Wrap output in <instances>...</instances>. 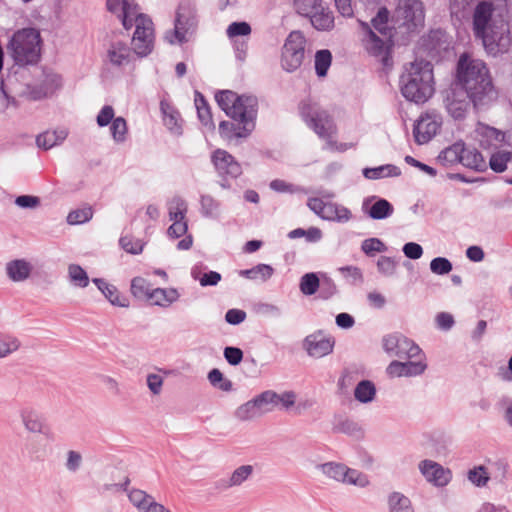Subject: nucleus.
<instances>
[{"label":"nucleus","instance_id":"nucleus-19","mask_svg":"<svg viewBox=\"0 0 512 512\" xmlns=\"http://www.w3.org/2000/svg\"><path fill=\"white\" fill-rule=\"evenodd\" d=\"M475 139L484 149H490L504 140V135L497 129L479 123L474 131Z\"/></svg>","mask_w":512,"mask_h":512},{"label":"nucleus","instance_id":"nucleus-41","mask_svg":"<svg viewBox=\"0 0 512 512\" xmlns=\"http://www.w3.org/2000/svg\"><path fill=\"white\" fill-rule=\"evenodd\" d=\"M235 416L240 421H248L261 416V413L256 406L254 399L239 406L235 411Z\"/></svg>","mask_w":512,"mask_h":512},{"label":"nucleus","instance_id":"nucleus-53","mask_svg":"<svg viewBox=\"0 0 512 512\" xmlns=\"http://www.w3.org/2000/svg\"><path fill=\"white\" fill-rule=\"evenodd\" d=\"M111 133L115 141L122 142L127 134V124L124 118L118 117L112 121Z\"/></svg>","mask_w":512,"mask_h":512},{"label":"nucleus","instance_id":"nucleus-57","mask_svg":"<svg viewBox=\"0 0 512 512\" xmlns=\"http://www.w3.org/2000/svg\"><path fill=\"white\" fill-rule=\"evenodd\" d=\"M430 269L438 275L448 274L452 270L451 262L443 257L434 258L430 263Z\"/></svg>","mask_w":512,"mask_h":512},{"label":"nucleus","instance_id":"nucleus-26","mask_svg":"<svg viewBox=\"0 0 512 512\" xmlns=\"http://www.w3.org/2000/svg\"><path fill=\"white\" fill-rule=\"evenodd\" d=\"M350 217L351 213L347 208L333 202H326L321 214L322 219L339 222H346Z\"/></svg>","mask_w":512,"mask_h":512},{"label":"nucleus","instance_id":"nucleus-62","mask_svg":"<svg viewBox=\"0 0 512 512\" xmlns=\"http://www.w3.org/2000/svg\"><path fill=\"white\" fill-rule=\"evenodd\" d=\"M120 244L122 248L132 254H138L143 250V244L139 240H134L128 236L122 237L120 239Z\"/></svg>","mask_w":512,"mask_h":512},{"label":"nucleus","instance_id":"nucleus-25","mask_svg":"<svg viewBox=\"0 0 512 512\" xmlns=\"http://www.w3.org/2000/svg\"><path fill=\"white\" fill-rule=\"evenodd\" d=\"M6 272L12 281H23L29 277L31 265L25 260H13L7 263Z\"/></svg>","mask_w":512,"mask_h":512},{"label":"nucleus","instance_id":"nucleus-61","mask_svg":"<svg viewBox=\"0 0 512 512\" xmlns=\"http://www.w3.org/2000/svg\"><path fill=\"white\" fill-rule=\"evenodd\" d=\"M172 224L168 228V235L172 238H178L186 234L188 226L185 219L171 220Z\"/></svg>","mask_w":512,"mask_h":512},{"label":"nucleus","instance_id":"nucleus-22","mask_svg":"<svg viewBox=\"0 0 512 512\" xmlns=\"http://www.w3.org/2000/svg\"><path fill=\"white\" fill-rule=\"evenodd\" d=\"M178 298L179 293L174 288H156L151 291L147 300L153 305L168 307Z\"/></svg>","mask_w":512,"mask_h":512},{"label":"nucleus","instance_id":"nucleus-2","mask_svg":"<svg viewBox=\"0 0 512 512\" xmlns=\"http://www.w3.org/2000/svg\"><path fill=\"white\" fill-rule=\"evenodd\" d=\"M457 78L463 89L475 106L491 101L495 92L483 61L471 59L464 54L458 62Z\"/></svg>","mask_w":512,"mask_h":512},{"label":"nucleus","instance_id":"nucleus-9","mask_svg":"<svg viewBox=\"0 0 512 512\" xmlns=\"http://www.w3.org/2000/svg\"><path fill=\"white\" fill-rule=\"evenodd\" d=\"M196 28L195 12L189 7L181 6L177 11L174 29L166 33L165 38L170 44H182L190 40Z\"/></svg>","mask_w":512,"mask_h":512},{"label":"nucleus","instance_id":"nucleus-34","mask_svg":"<svg viewBox=\"0 0 512 512\" xmlns=\"http://www.w3.org/2000/svg\"><path fill=\"white\" fill-rule=\"evenodd\" d=\"M219 131L222 137L232 139L234 137H246L251 130H246L244 124L236 125L233 122L222 121L219 125Z\"/></svg>","mask_w":512,"mask_h":512},{"label":"nucleus","instance_id":"nucleus-13","mask_svg":"<svg viewBox=\"0 0 512 512\" xmlns=\"http://www.w3.org/2000/svg\"><path fill=\"white\" fill-rule=\"evenodd\" d=\"M107 9L122 20L125 29L133 27V19L140 14L138 5L133 0H107Z\"/></svg>","mask_w":512,"mask_h":512},{"label":"nucleus","instance_id":"nucleus-3","mask_svg":"<svg viewBox=\"0 0 512 512\" xmlns=\"http://www.w3.org/2000/svg\"><path fill=\"white\" fill-rule=\"evenodd\" d=\"M434 74L430 62L416 60L401 76V93L411 102L423 104L434 94Z\"/></svg>","mask_w":512,"mask_h":512},{"label":"nucleus","instance_id":"nucleus-14","mask_svg":"<svg viewBox=\"0 0 512 512\" xmlns=\"http://www.w3.org/2000/svg\"><path fill=\"white\" fill-rule=\"evenodd\" d=\"M212 162L218 173L222 176L236 178L242 173L240 164L225 150L217 149L214 151Z\"/></svg>","mask_w":512,"mask_h":512},{"label":"nucleus","instance_id":"nucleus-43","mask_svg":"<svg viewBox=\"0 0 512 512\" xmlns=\"http://www.w3.org/2000/svg\"><path fill=\"white\" fill-rule=\"evenodd\" d=\"M389 505L391 512H414L410 500L400 493L390 496Z\"/></svg>","mask_w":512,"mask_h":512},{"label":"nucleus","instance_id":"nucleus-64","mask_svg":"<svg viewBox=\"0 0 512 512\" xmlns=\"http://www.w3.org/2000/svg\"><path fill=\"white\" fill-rule=\"evenodd\" d=\"M403 252L410 259H419L423 254V249L419 244L409 242L404 245Z\"/></svg>","mask_w":512,"mask_h":512},{"label":"nucleus","instance_id":"nucleus-54","mask_svg":"<svg viewBox=\"0 0 512 512\" xmlns=\"http://www.w3.org/2000/svg\"><path fill=\"white\" fill-rule=\"evenodd\" d=\"M361 248L362 251L369 256H373L375 253H380L386 250L384 243L377 238L364 240Z\"/></svg>","mask_w":512,"mask_h":512},{"label":"nucleus","instance_id":"nucleus-33","mask_svg":"<svg viewBox=\"0 0 512 512\" xmlns=\"http://www.w3.org/2000/svg\"><path fill=\"white\" fill-rule=\"evenodd\" d=\"M93 281L97 285L99 290H101L105 297L111 302V304L121 307L128 306L127 300L119 295L118 291L114 286L109 285L108 283L101 279H94Z\"/></svg>","mask_w":512,"mask_h":512},{"label":"nucleus","instance_id":"nucleus-21","mask_svg":"<svg viewBox=\"0 0 512 512\" xmlns=\"http://www.w3.org/2000/svg\"><path fill=\"white\" fill-rule=\"evenodd\" d=\"M426 368L422 362H392L388 368L387 373L392 377L412 376L421 374Z\"/></svg>","mask_w":512,"mask_h":512},{"label":"nucleus","instance_id":"nucleus-44","mask_svg":"<svg viewBox=\"0 0 512 512\" xmlns=\"http://www.w3.org/2000/svg\"><path fill=\"white\" fill-rule=\"evenodd\" d=\"M321 0H294V7L300 15L309 17L322 6Z\"/></svg>","mask_w":512,"mask_h":512},{"label":"nucleus","instance_id":"nucleus-36","mask_svg":"<svg viewBox=\"0 0 512 512\" xmlns=\"http://www.w3.org/2000/svg\"><path fill=\"white\" fill-rule=\"evenodd\" d=\"M277 393L273 391H265L259 396L254 398L256 406L258 407L261 415L273 411L276 406Z\"/></svg>","mask_w":512,"mask_h":512},{"label":"nucleus","instance_id":"nucleus-15","mask_svg":"<svg viewBox=\"0 0 512 512\" xmlns=\"http://www.w3.org/2000/svg\"><path fill=\"white\" fill-rule=\"evenodd\" d=\"M419 469L425 479L435 486H445L451 479V472L448 469L431 460L422 461Z\"/></svg>","mask_w":512,"mask_h":512},{"label":"nucleus","instance_id":"nucleus-45","mask_svg":"<svg viewBox=\"0 0 512 512\" xmlns=\"http://www.w3.org/2000/svg\"><path fill=\"white\" fill-rule=\"evenodd\" d=\"M332 55L329 50H320L315 55V69L318 76L323 77L331 65Z\"/></svg>","mask_w":512,"mask_h":512},{"label":"nucleus","instance_id":"nucleus-47","mask_svg":"<svg viewBox=\"0 0 512 512\" xmlns=\"http://www.w3.org/2000/svg\"><path fill=\"white\" fill-rule=\"evenodd\" d=\"M151 291V285L146 279L136 277L132 280L131 292L135 297L140 299H147Z\"/></svg>","mask_w":512,"mask_h":512},{"label":"nucleus","instance_id":"nucleus-30","mask_svg":"<svg viewBox=\"0 0 512 512\" xmlns=\"http://www.w3.org/2000/svg\"><path fill=\"white\" fill-rule=\"evenodd\" d=\"M21 347L20 339L11 333L0 332V359L17 352Z\"/></svg>","mask_w":512,"mask_h":512},{"label":"nucleus","instance_id":"nucleus-59","mask_svg":"<svg viewBox=\"0 0 512 512\" xmlns=\"http://www.w3.org/2000/svg\"><path fill=\"white\" fill-rule=\"evenodd\" d=\"M474 0H449V9L453 16L461 17Z\"/></svg>","mask_w":512,"mask_h":512},{"label":"nucleus","instance_id":"nucleus-12","mask_svg":"<svg viewBox=\"0 0 512 512\" xmlns=\"http://www.w3.org/2000/svg\"><path fill=\"white\" fill-rule=\"evenodd\" d=\"M397 14L398 17L403 18V25L408 29H416L424 24V7L419 0H403L398 7Z\"/></svg>","mask_w":512,"mask_h":512},{"label":"nucleus","instance_id":"nucleus-50","mask_svg":"<svg viewBox=\"0 0 512 512\" xmlns=\"http://www.w3.org/2000/svg\"><path fill=\"white\" fill-rule=\"evenodd\" d=\"M93 212L91 207H83L71 211L67 216V221L71 225L82 224L92 218Z\"/></svg>","mask_w":512,"mask_h":512},{"label":"nucleus","instance_id":"nucleus-18","mask_svg":"<svg viewBox=\"0 0 512 512\" xmlns=\"http://www.w3.org/2000/svg\"><path fill=\"white\" fill-rule=\"evenodd\" d=\"M133 57V53L127 42L121 39H114L107 49L108 61L114 66L127 65Z\"/></svg>","mask_w":512,"mask_h":512},{"label":"nucleus","instance_id":"nucleus-1","mask_svg":"<svg viewBox=\"0 0 512 512\" xmlns=\"http://www.w3.org/2000/svg\"><path fill=\"white\" fill-rule=\"evenodd\" d=\"M472 29L489 54L496 56L508 51L511 45L509 25L501 15L494 13L492 3L482 1L476 5Z\"/></svg>","mask_w":512,"mask_h":512},{"label":"nucleus","instance_id":"nucleus-52","mask_svg":"<svg viewBox=\"0 0 512 512\" xmlns=\"http://www.w3.org/2000/svg\"><path fill=\"white\" fill-rule=\"evenodd\" d=\"M131 503L140 511L144 512L152 497L142 490H132L129 495Z\"/></svg>","mask_w":512,"mask_h":512},{"label":"nucleus","instance_id":"nucleus-28","mask_svg":"<svg viewBox=\"0 0 512 512\" xmlns=\"http://www.w3.org/2000/svg\"><path fill=\"white\" fill-rule=\"evenodd\" d=\"M461 164L477 171H483L487 167L486 161L481 153L475 148H466L465 146L461 157Z\"/></svg>","mask_w":512,"mask_h":512},{"label":"nucleus","instance_id":"nucleus-48","mask_svg":"<svg viewBox=\"0 0 512 512\" xmlns=\"http://www.w3.org/2000/svg\"><path fill=\"white\" fill-rule=\"evenodd\" d=\"M375 396V387L370 381L360 382L355 389V398L360 402H369Z\"/></svg>","mask_w":512,"mask_h":512},{"label":"nucleus","instance_id":"nucleus-32","mask_svg":"<svg viewBox=\"0 0 512 512\" xmlns=\"http://www.w3.org/2000/svg\"><path fill=\"white\" fill-rule=\"evenodd\" d=\"M194 102L197 109L198 118L201 123L210 129H214L215 125L213 122L212 113L203 95L197 92L195 94Z\"/></svg>","mask_w":512,"mask_h":512},{"label":"nucleus","instance_id":"nucleus-38","mask_svg":"<svg viewBox=\"0 0 512 512\" xmlns=\"http://www.w3.org/2000/svg\"><path fill=\"white\" fill-rule=\"evenodd\" d=\"M363 173L367 179H379L383 177L398 176L400 171L396 166L383 165L376 168H366Z\"/></svg>","mask_w":512,"mask_h":512},{"label":"nucleus","instance_id":"nucleus-10","mask_svg":"<svg viewBox=\"0 0 512 512\" xmlns=\"http://www.w3.org/2000/svg\"><path fill=\"white\" fill-rule=\"evenodd\" d=\"M306 40L299 31H292L287 37L281 56V65L288 72L297 70L304 59Z\"/></svg>","mask_w":512,"mask_h":512},{"label":"nucleus","instance_id":"nucleus-8","mask_svg":"<svg viewBox=\"0 0 512 512\" xmlns=\"http://www.w3.org/2000/svg\"><path fill=\"white\" fill-rule=\"evenodd\" d=\"M135 32L132 37L134 53L140 57L147 56L154 46V24L145 14H137L133 19Z\"/></svg>","mask_w":512,"mask_h":512},{"label":"nucleus","instance_id":"nucleus-24","mask_svg":"<svg viewBox=\"0 0 512 512\" xmlns=\"http://www.w3.org/2000/svg\"><path fill=\"white\" fill-rule=\"evenodd\" d=\"M61 86V78L57 74H48L41 83L39 89L31 92V97L35 100L53 95Z\"/></svg>","mask_w":512,"mask_h":512},{"label":"nucleus","instance_id":"nucleus-56","mask_svg":"<svg viewBox=\"0 0 512 512\" xmlns=\"http://www.w3.org/2000/svg\"><path fill=\"white\" fill-rule=\"evenodd\" d=\"M270 188L278 193L293 194V193L304 192V190L301 187L295 186L291 183H288V182H286L284 180H280V179H275V180L271 181Z\"/></svg>","mask_w":512,"mask_h":512},{"label":"nucleus","instance_id":"nucleus-37","mask_svg":"<svg viewBox=\"0 0 512 512\" xmlns=\"http://www.w3.org/2000/svg\"><path fill=\"white\" fill-rule=\"evenodd\" d=\"M512 160V153L507 149L499 150L490 157L489 165L495 172H503L507 164Z\"/></svg>","mask_w":512,"mask_h":512},{"label":"nucleus","instance_id":"nucleus-55","mask_svg":"<svg viewBox=\"0 0 512 512\" xmlns=\"http://www.w3.org/2000/svg\"><path fill=\"white\" fill-rule=\"evenodd\" d=\"M208 379L213 386L223 391H229L232 387V383L224 379L223 374L218 369L211 370L208 374Z\"/></svg>","mask_w":512,"mask_h":512},{"label":"nucleus","instance_id":"nucleus-7","mask_svg":"<svg viewBox=\"0 0 512 512\" xmlns=\"http://www.w3.org/2000/svg\"><path fill=\"white\" fill-rule=\"evenodd\" d=\"M362 29L361 43L365 51L376 58L385 61L393 45L392 33H377L366 23L360 21Z\"/></svg>","mask_w":512,"mask_h":512},{"label":"nucleus","instance_id":"nucleus-11","mask_svg":"<svg viewBox=\"0 0 512 512\" xmlns=\"http://www.w3.org/2000/svg\"><path fill=\"white\" fill-rule=\"evenodd\" d=\"M323 472L337 481L348 484H354L364 487L368 484V479L356 470L347 468L342 464L328 463L323 465Z\"/></svg>","mask_w":512,"mask_h":512},{"label":"nucleus","instance_id":"nucleus-17","mask_svg":"<svg viewBox=\"0 0 512 512\" xmlns=\"http://www.w3.org/2000/svg\"><path fill=\"white\" fill-rule=\"evenodd\" d=\"M440 121L433 116H422L414 128L415 140L419 144L429 142L438 132Z\"/></svg>","mask_w":512,"mask_h":512},{"label":"nucleus","instance_id":"nucleus-27","mask_svg":"<svg viewBox=\"0 0 512 512\" xmlns=\"http://www.w3.org/2000/svg\"><path fill=\"white\" fill-rule=\"evenodd\" d=\"M464 151V144L461 142L454 143L440 152L438 161L444 166H452L456 163H461L462 153Z\"/></svg>","mask_w":512,"mask_h":512},{"label":"nucleus","instance_id":"nucleus-20","mask_svg":"<svg viewBox=\"0 0 512 512\" xmlns=\"http://www.w3.org/2000/svg\"><path fill=\"white\" fill-rule=\"evenodd\" d=\"M334 341L330 338L309 336L306 339V349L310 356L320 358L332 352Z\"/></svg>","mask_w":512,"mask_h":512},{"label":"nucleus","instance_id":"nucleus-58","mask_svg":"<svg viewBox=\"0 0 512 512\" xmlns=\"http://www.w3.org/2000/svg\"><path fill=\"white\" fill-rule=\"evenodd\" d=\"M468 478L473 484L477 486L485 485L489 479L488 473L483 466H479L470 470L468 473Z\"/></svg>","mask_w":512,"mask_h":512},{"label":"nucleus","instance_id":"nucleus-23","mask_svg":"<svg viewBox=\"0 0 512 512\" xmlns=\"http://www.w3.org/2000/svg\"><path fill=\"white\" fill-rule=\"evenodd\" d=\"M21 419L25 428L32 433H41L45 427L42 414L34 408H24Z\"/></svg>","mask_w":512,"mask_h":512},{"label":"nucleus","instance_id":"nucleus-63","mask_svg":"<svg viewBox=\"0 0 512 512\" xmlns=\"http://www.w3.org/2000/svg\"><path fill=\"white\" fill-rule=\"evenodd\" d=\"M224 356L229 364L238 365L242 361L243 352L241 349L236 347H226L224 350Z\"/></svg>","mask_w":512,"mask_h":512},{"label":"nucleus","instance_id":"nucleus-16","mask_svg":"<svg viewBox=\"0 0 512 512\" xmlns=\"http://www.w3.org/2000/svg\"><path fill=\"white\" fill-rule=\"evenodd\" d=\"M468 95L463 89L458 87L452 88L446 96V109L448 113L455 119L463 118L469 107V103L466 100Z\"/></svg>","mask_w":512,"mask_h":512},{"label":"nucleus","instance_id":"nucleus-60","mask_svg":"<svg viewBox=\"0 0 512 512\" xmlns=\"http://www.w3.org/2000/svg\"><path fill=\"white\" fill-rule=\"evenodd\" d=\"M251 33V28L246 22H234L229 25L227 34L230 38L237 36H246Z\"/></svg>","mask_w":512,"mask_h":512},{"label":"nucleus","instance_id":"nucleus-4","mask_svg":"<svg viewBox=\"0 0 512 512\" xmlns=\"http://www.w3.org/2000/svg\"><path fill=\"white\" fill-rule=\"evenodd\" d=\"M220 108L239 124H244L246 130H252L256 116V99L239 96L237 93L224 90L215 96Z\"/></svg>","mask_w":512,"mask_h":512},{"label":"nucleus","instance_id":"nucleus-31","mask_svg":"<svg viewBox=\"0 0 512 512\" xmlns=\"http://www.w3.org/2000/svg\"><path fill=\"white\" fill-rule=\"evenodd\" d=\"M312 25L318 30H329L334 25V17L328 8L320 6L316 13L310 16Z\"/></svg>","mask_w":512,"mask_h":512},{"label":"nucleus","instance_id":"nucleus-42","mask_svg":"<svg viewBox=\"0 0 512 512\" xmlns=\"http://www.w3.org/2000/svg\"><path fill=\"white\" fill-rule=\"evenodd\" d=\"M253 473L251 465H242L236 468L227 481V487H235L243 484Z\"/></svg>","mask_w":512,"mask_h":512},{"label":"nucleus","instance_id":"nucleus-46","mask_svg":"<svg viewBox=\"0 0 512 512\" xmlns=\"http://www.w3.org/2000/svg\"><path fill=\"white\" fill-rule=\"evenodd\" d=\"M389 12L386 8L379 9L377 15L372 19V30L377 33H392L388 25Z\"/></svg>","mask_w":512,"mask_h":512},{"label":"nucleus","instance_id":"nucleus-39","mask_svg":"<svg viewBox=\"0 0 512 512\" xmlns=\"http://www.w3.org/2000/svg\"><path fill=\"white\" fill-rule=\"evenodd\" d=\"M273 272L274 270L270 265L259 264L251 269L241 271L240 274L249 279L265 281L273 275Z\"/></svg>","mask_w":512,"mask_h":512},{"label":"nucleus","instance_id":"nucleus-49","mask_svg":"<svg viewBox=\"0 0 512 512\" xmlns=\"http://www.w3.org/2000/svg\"><path fill=\"white\" fill-rule=\"evenodd\" d=\"M68 272L70 280L74 285L79 287H86L88 285L89 278L84 269L79 265H70Z\"/></svg>","mask_w":512,"mask_h":512},{"label":"nucleus","instance_id":"nucleus-29","mask_svg":"<svg viewBox=\"0 0 512 512\" xmlns=\"http://www.w3.org/2000/svg\"><path fill=\"white\" fill-rule=\"evenodd\" d=\"M67 135L68 133L65 129L46 131L37 137L36 142L39 147L50 149L64 141Z\"/></svg>","mask_w":512,"mask_h":512},{"label":"nucleus","instance_id":"nucleus-35","mask_svg":"<svg viewBox=\"0 0 512 512\" xmlns=\"http://www.w3.org/2000/svg\"><path fill=\"white\" fill-rule=\"evenodd\" d=\"M393 211V206L387 200L379 199L369 207L367 213L372 219L380 220L392 215Z\"/></svg>","mask_w":512,"mask_h":512},{"label":"nucleus","instance_id":"nucleus-40","mask_svg":"<svg viewBox=\"0 0 512 512\" xmlns=\"http://www.w3.org/2000/svg\"><path fill=\"white\" fill-rule=\"evenodd\" d=\"M320 286V281L316 273H306L300 279L299 288L304 295H313Z\"/></svg>","mask_w":512,"mask_h":512},{"label":"nucleus","instance_id":"nucleus-5","mask_svg":"<svg viewBox=\"0 0 512 512\" xmlns=\"http://www.w3.org/2000/svg\"><path fill=\"white\" fill-rule=\"evenodd\" d=\"M40 32L35 28H23L16 31L8 45L14 60L18 64L36 63L41 52Z\"/></svg>","mask_w":512,"mask_h":512},{"label":"nucleus","instance_id":"nucleus-51","mask_svg":"<svg viewBox=\"0 0 512 512\" xmlns=\"http://www.w3.org/2000/svg\"><path fill=\"white\" fill-rule=\"evenodd\" d=\"M169 217L170 220L185 219L187 212L186 203L180 198H174L169 203Z\"/></svg>","mask_w":512,"mask_h":512},{"label":"nucleus","instance_id":"nucleus-6","mask_svg":"<svg viewBox=\"0 0 512 512\" xmlns=\"http://www.w3.org/2000/svg\"><path fill=\"white\" fill-rule=\"evenodd\" d=\"M301 115L307 125L321 138L331 139L337 132L332 115L316 103H304Z\"/></svg>","mask_w":512,"mask_h":512}]
</instances>
